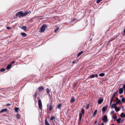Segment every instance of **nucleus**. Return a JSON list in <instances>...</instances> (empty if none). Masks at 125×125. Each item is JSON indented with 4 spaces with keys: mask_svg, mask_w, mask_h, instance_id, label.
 <instances>
[{
    "mask_svg": "<svg viewBox=\"0 0 125 125\" xmlns=\"http://www.w3.org/2000/svg\"><path fill=\"white\" fill-rule=\"evenodd\" d=\"M16 17H19L24 16L22 11H20L17 12L16 14Z\"/></svg>",
    "mask_w": 125,
    "mask_h": 125,
    "instance_id": "obj_1",
    "label": "nucleus"
},
{
    "mask_svg": "<svg viewBox=\"0 0 125 125\" xmlns=\"http://www.w3.org/2000/svg\"><path fill=\"white\" fill-rule=\"evenodd\" d=\"M39 107L40 109L41 110L42 108V104L41 101L40 99L38 100V101Z\"/></svg>",
    "mask_w": 125,
    "mask_h": 125,
    "instance_id": "obj_2",
    "label": "nucleus"
},
{
    "mask_svg": "<svg viewBox=\"0 0 125 125\" xmlns=\"http://www.w3.org/2000/svg\"><path fill=\"white\" fill-rule=\"evenodd\" d=\"M102 120L103 121H104V123H107L108 121V120L107 119V116L105 115H104L102 118Z\"/></svg>",
    "mask_w": 125,
    "mask_h": 125,
    "instance_id": "obj_3",
    "label": "nucleus"
},
{
    "mask_svg": "<svg viewBox=\"0 0 125 125\" xmlns=\"http://www.w3.org/2000/svg\"><path fill=\"white\" fill-rule=\"evenodd\" d=\"M98 76V75L97 74H93L91 75H90L88 77V78L89 79L93 78H94L95 77L97 78Z\"/></svg>",
    "mask_w": 125,
    "mask_h": 125,
    "instance_id": "obj_4",
    "label": "nucleus"
},
{
    "mask_svg": "<svg viewBox=\"0 0 125 125\" xmlns=\"http://www.w3.org/2000/svg\"><path fill=\"white\" fill-rule=\"evenodd\" d=\"M46 27H47V26L46 25L44 24L42 25L41 28V31L42 32L44 31H45V29Z\"/></svg>",
    "mask_w": 125,
    "mask_h": 125,
    "instance_id": "obj_5",
    "label": "nucleus"
},
{
    "mask_svg": "<svg viewBox=\"0 0 125 125\" xmlns=\"http://www.w3.org/2000/svg\"><path fill=\"white\" fill-rule=\"evenodd\" d=\"M108 106V105H106L105 107H103L102 109V111L104 112H105L106 111L107 108Z\"/></svg>",
    "mask_w": 125,
    "mask_h": 125,
    "instance_id": "obj_6",
    "label": "nucleus"
},
{
    "mask_svg": "<svg viewBox=\"0 0 125 125\" xmlns=\"http://www.w3.org/2000/svg\"><path fill=\"white\" fill-rule=\"evenodd\" d=\"M117 104L116 103L113 104H112L111 107V108L113 109L114 108H115L116 107Z\"/></svg>",
    "mask_w": 125,
    "mask_h": 125,
    "instance_id": "obj_7",
    "label": "nucleus"
},
{
    "mask_svg": "<svg viewBox=\"0 0 125 125\" xmlns=\"http://www.w3.org/2000/svg\"><path fill=\"white\" fill-rule=\"evenodd\" d=\"M119 93L121 94L123 93V88H120L119 90Z\"/></svg>",
    "mask_w": 125,
    "mask_h": 125,
    "instance_id": "obj_8",
    "label": "nucleus"
},
{
    "mask_svg": "<svg viewBox=\"0 0 125 125\" xmlns=\"http://www.w3.org/2000/svg\"><path fill=\"white\" fill-rule=\"evenodd\" d=\"M45 125H50L46 119L45 120Z\"/></svg>",
    "mask_w": 125,
    "mask_h": 125,
    "instance_id": "obj_9",
    "label": "nucleus"
},
{
    "mask_svg": "<svg viewBox=\"0 0 125 125\" xmlns=\"http://www.w3.org/2000/svg\"><path fill=\"white\" fill-rule=\"evenodd\" d=\"M75 101V99H74V97H73L72 98H71V101H70V102L71 103H73V102H74Z\"/></svg>",
    "mask_w": 125,
    "mask_h": 125,
    "instance_id": "obj_10",
    "label": "nucleus"
},
{
    "mask_svg": "<svg viewBox=\"0 0 125 125\" xmlns=\"http://www.w3.org/2000/svg\"><path fill=\"white\" fill-rule=\"evenodd\" d=\"M29 13V11H25L24 13H23L24 16L28 15Z\"/></svg>",
    "mask_w": 125,
    "mask_h": 125,
    "instance_id": "obj_11",
    "label": "nucleus"
},
{
    "mask_svg": "<svg viewBox=\"0 0 125 125\" xmlns=\"http://www.w3.org/2000/svg\"><path fill=\"white\" fill-rule=\"evenodd\" d=\"M103 99H99L98 101V103L99 104H101L103 102Z\"/></svg>",
    "mask_w": 125,
    "mask_h": 125,
    "instance_id": "obj_12",
    "label": "nucleus"
},
{
    "mask_svg": "<svg viewBox=\"0 0 125 125\" xmlns=\"http://www.w3.org/2000/svg\"><path fill=\"white\" fill-rule=\"evenodd\" d=\"M112 118H114L115 119V120L117 118V117L116 116V115L115 114H114L113 115V116L112 117Z\"/></svg>",
    "mask_w": 125,
    "mask_h": 125,
    "instance_id": "obj_13",
    "label": "nucleus"
},
{
    "mask_svg": "<svg viewBox=\"0 0 125 125\" xmlns=\"http://www.w3.org/2000/svg\"><path fill=\"white\" fill-rule=\"evenodd\" d=\"M79 121L80 122L82 118V115L81 113H80L79 114Z\"/></svg>",
    "mask_w": 125,
    "mask_h": 125,
    "instance_id": "obj_14",
    "label": "nucleus"
},
{
    "mask_svg": "<svg viewBox=\"0 0 125 125\" xmlns=\"http://www.w3.org/2000/svg\"><path fill=\"white\" fill-rule=\"evenodd\" d=\"M83 51H81L80 52H79L78 54V55H77V57H79L83 53Z\"/></svg>",
    "mask_w": 125,
    "mask_h": 125,
    "instance_id": "obj_15",
    "label": "nucleus"
},
{
    "mask_svg": "<svg viewBox=\"0 0 125 125\" xmlns=\"http://www.w3.org/2000/svg\"><path fill=\"white\" fill-rule=\"evenodd\" d=\"M11 66L12 65H11V64H9L8 65V66L6 68V69L8 70L10 69V68Z\"/></svg>",
    "mask_w": 125,
    "mask_h": 125,
    "instance_id": "obj_16",
    "label": "nucleus"
},
{
    "mask_svg": "<svg viewBox=\"0 0 125 125\" xmlns=\"http://www.w3.org/2000/svg\"><path fill=\"white\" fill-rule=\"evenodd\" d=\"M121 120V118H120L118 119H117L116 120V122L118 124H119L120 123V121Z\"/></svg>",
    "mask_w": 125,
    "mask_h": 125,
    "instance_id": "obj_17",
    "label": "nucleus"
},
{
    "mask_svg": "<svg viewBox=\"0 0 125 125\" xmlns=\"http://www.w3.org/2000/svg\"><path fill=\"white\" fill-rule=\"evenodd\" d=\"M38 90H43L44 89V88L42 86H40L38 88Z\"/></svg>",
    "mask_w": 125,
    "mask_h": 125,
    "instance_id": "obj_18",
    "label": "nucleus"
},
{
    "mask_svg": "<svg viewBox=\"0 0 125 125\" xmlns=\"http://www.w3.org/2000/svg\"><path fill=\"white\" fill-rule=\"evenodd\" d=\"M7 111V109H4L2 110L0 112V113H2L4 111Z\"/></svg>",
    "mask_w": 125,
    "mask_h": 125,
    "instance_id": "obj_19",
    "label": "nucleus"
},
{
    "mask_svg": "<svg viewBox=\"0 0 125 125\" xmlns=\"http://www.w3.org/2000/svg\"><path fill=\"white\" fill-rule=\"evenodd\" d=\"M55 119V117L54 116H52L50 119V121L53 120Z\"/></svg>",
    "mask_w": 125,
    "mask_h": 125,
    "instance_id": "obj_20",
    "label": "nucleus"
},
{
    "mask_svg": "<svg viewBox=\"0 0 125 125\" xmlns=\"http://www.w3.org/2000/svg\"><path fill=\"white\" fill-rule=\"evenodd\" d=\"M121 101L120 100H118L116 102V104H121Z\"/></svg>",
    "mask_w": 125,
    "mask_h": 125,
    "instance_id": "obj_21",
    "label": "nucleus"
},
{
    "mask_svg": "<svg viewBox=\"0 0 125 125\" xmlns=\"http://www.w3.org/2000/svg\"><path fill=\"white\" fill-rule=\"evenodd\" d=\"M21 35L24 37H26V35H27L25 33H24V32H22L21 33Z\"/></svg>",
    "mask_w": 125,
    "mask_h": 125,
    "instance_id": "obj_22",
    "label": "nucleus"
},
{
    "mask_svg": "<svg viewBox=\"0 0 125 125\" xmlns=\"http://www.w3.org/2000/svg\"><path fill=\"white\" fill-rule=\"evenodd\" d=\"M46 91L47 93V94H50V91L49 89L48 88H47V89H46Z\"/></svg>",
    "mask_w": 125,
    "mask_h": 125,
    "instance_id": "obj_23",
    "label": "nucleus"
},
{
    "mask_svg": "<svg viewBox=\"0 0 125 125\" xmlns=\"http://www.w3.org/2000/svg\"><path fill=\"white\" fill-rule=\"evenodd\" d=\"M121 117H125V114H124L123 113H122L121 115Z\"/></svg>",
    "mask_w": 125,
    "mask_h": 125,
    "instance_id": "obj_24",
    "label": "nucleus"
},
{
    "mask_svg": "<svg viewBox=\"0 0 125 125\" xmlns=\"http://www.w3.org/2000/svg\"><path fill=\"white\" fill-rule=\"evenodd\" d=\"M38 94V93L37 92H35L34 94L33 95V96L35 98H36Z\"/></svg>",
    "mask_w": 125,
    "mask_h": 125,
    "instance_id": "obj_25",
    "label": "nucleus"
},
{
    "mask_svg": "<svg viewBox=\"0 0 125 125\" xmlns=\"http://www.w3.org/2000/svg\"><path fill=\"white\" fill-rule=\"evenodd\" d=\"M115 110L116 111L118 112L120 110V109L118 108L117 107H116L115 108Z\"/></svg>",
    "mask_w": 125,
    "mask_h": 125,
    "instance_id": "obj_26",
    "label": "nucleus"
},
{
    "mask_svg": "<svg viewBox=\"0 0 125 125\" xmlns=\"http://www.w3.org/2000/svg\"><path fill=\"white\" fill-rule=\"evenodd\" d=\"M52 109V106L51 105H50L49 107V110L51 111Z\"/></svg>",
    "mask_w": 125,
    "mask_h": 125,
    "instance_id": "obj_27",
    "label": "nucleus"
},
{
    "mask_svg": "<svg viewBox=\"0 0 125 125\" xmlns=\"http://www.w3.org/2000/svg\"><path fill=\"white\" fill-rule=\"evenodd\" d=\"M97 110H95V111H94V112L93 114V116H94L96 114V113L97 112Z\"/></svg>",
    "mask_w": 125,
    "mask_h": 125,
    "instance_id": "obj_28",
    "label": "nucleus"
},
{
    "mask_svg": "<svg viewBox=\"0 0 125 125\" xmlns=\"http://www.w3.org/2000/svg\"><path fill=\"white\" fill-rule=\"evenodd\" d=\"M99 75L101 77H103L104 76L105 74L104 73H102L99 74Z\"/></svg>",
    "mask_w": 125,
    "mask_h": 125,
    "instance_id": "obj_29",
    "label": "nucleus"
},
{
    "mask_svg": "<svg viewBox=\"0 0 125 125\" xmlns=\"http://www.w3.org/2000/svg\"><path fill=\"white\" fill-rule=\"evenodd\" d=\"M118 92V91H117L113 94V97H114L115 96L116 94Z\"/></svg>",
    "mask_w": 125,
    "mask_h": 125,
    "instance_id": "obj_30",
    "label": "nucleus"
},
{
    "mask_svg": "<svg viewBox=\"0 0 125 125\" xmlns=\"http://www.w3.org/2000/svg\"><path fill=\"white\" fill-rule=\"evenodd\" d=\"M122 102L125 103V99L124 98H122Z\"/></svg>",
    "mask_w": 125,
    "mask_h": 125,
    "instance_id": "obj_31",
    "label": "nucleus"
},
{
    "mask_svg": "<svg viewBox=\"0 0 125 125\" xmlns=\"http://www.w3.org/2000/svg\"><path fill=\"white\" fill-rule=\"evenodd\" d=\"M27 28V27L26 26H23L22 27V29L23 30H26Z\"/></svg>",
    "mask_w": 125,
    "mask_h": 125,
    "instance_id": "obj_32",
    "label": "nucleus"
},
{
    "mask_svg": "<svg viewBox=\"0 0 125 125\" xmlns=\"http://www.w3.org/2000/svg\"><path fill=\"white\" fill-rule=\"evenodd\" d=\"M81 112L82 113V114H84V109L83 108L82 109L81 111Z\"/></svg>",
    "mask_w": 125,
    "mask_h": 125,
    "instance_id": "obj_33",
    "label": "nucleus"
},
{
    "mask_svg": "<svg viewBox=\"0 0 125 125\" xmlns=\"http://www.w3.org/2000/svg\"><path fill=\"white\" fill-rule=\"evenodd\" d=\"M17 118L18 119H20V115L19 114H18L17 115Z\"/></svg>",
    "mask_w": 125,
    "mask_h": 125,
    "instance_id": "obj_34",
    "label": "nucleus"
},
{
    "mask_svg": "<svg viewBox=\"0 0 125 125\" xmlns=\"http://www.w3.org/2000/svg\"><path fill=\"white\" fill-rule=\"evenodd\" d=\"M5 70V69L4 68H1L0 70V71L2 72L4 71Z\"/></svg>",
    "mask_w": 125,
    "mask_h": 125,
    "instance_id": "obj_35",
    "label": "nucleus"
},
{
    "mask_svg": "<svg viewBox=\"0 0 125 125\" xmlns=\"http://www.w3.org/2000/svg\"><path fill=\"white\" fill-rule=\"evenodd\" d=\"M19 108L18 107H16L15 109V110L17 112H18V110H19Z\"/></svg>",
    "mask_w": 125,
    "mask_h": 125,
    "instance_id": "obj_36",
    "label": "nucleus"
},
{
    "mask_svg": "<svg viewBox=\"0 0 125 125\" xmlns=\"http://www.w3.org/2000/svg\"><path fill=\"white\" fill-rule=\"evenodd\" d=\"M59 30V28H57L54 31L55 33Z\"/></svg>",
    "mask_w": 125,
    "mask_h": 125,
    "instance_id": "obj_37",
    "label": "nucleus"
},
{
    "mask_svg": "<svg viewBox=\"0 0 125 125\" xmlns=\"http://www.w3.org/2000/svg\"><path fill=\"white\" fill-rule=\"evenodd\" d=\"M61 106V104H59L58 105V108L59 109H60Z\"/></svg>",
    "mask_w": 125,
    "mask_h": 125,
    "instance_id": "obj_38",
    "label": "nucleus"
},
{
    "mask_svg": "<svg viewBox=\"0 0 125 125\" xmlns=\"http://www.w3.org/2000/svg\"><path fill=\"white\" fill-rule=\"evenodd\" d=\"M102 0H97L96 1V2L98 3H100L101 1Z\"/></svg>",
    "mask_w": 125,
    "mask_h": 125,
    "instance_id": "obj_39",
    "label": "nucleus"
},
{
    "mask_svg": "<svg viewBox=\"0 0 125 125\" xmlns=\"http://www.w3.org/2000/svg\"><path fill=\"white\" fill-rule=\"evenodd\" d=\"M14 63V61H12L10 64H11V65H12Z\"/></svg>",
    "mask_w": 125,
    "mask_h": 125,
    "instance_id": "obj_40",
    "label": "nucleus"
},
{
    "mask_svg": "<svg viewBox=\"0 0 125 125\" xmlns=\"http://www.w3.org/2000/svg\"><path fill=\"white\" fill-rule=\"evenodd\" d=\"M6 28L7 29H11V28L10 27H6Z\"/></svg>",
    "mask_w": 125,
    "mask_h": 125,
    "instance_id": "obj_41",
    "label": "nucleus"
},
{
    "mask_svg": "<svg viewBox=\"0 0 125 125\" xmlns=\"http://www.w3.org/2000/svg\"><path fill=\"white\" fill-rule=\"evenodd\" d=\"M77 85V84L76 83H75L73 85V87H75Z\"/></svg>",
    "mask_w": 125,
    "mask_h": 125,
    "instance_id": "obj_42",
    "label": "nucleus"
},
{
    "mask_svg": "<svg viewBox=\"0 0 125 125\" xmlns=\"http://www.w3.org/2000/svg\"><path fill=\"white\" fill-rule=\"evenodd\" d=\"M42 17V16H36L35 17L38 18H39Z\"/></svg>",
    "mask_w": 125,
    "mask_h": 125,
    "instance_id": "obj_43",
    "label": "nucleus"
},
{
    "mask_svg": "<svg viewBox=\"0 0 125 125\" xmlns=\"http://www.w3.org/2000/svg\"><path fill=\"white\" fill-rule=\"evenodd\" d=\"M112 101H113V100H112V99H111V100L110 101V104H112Z\"/></svg>",
    "mask_w": 125,
    "mask_h": 125,
    "instance_id": "obj_44",
    "label": "nucleus"
},
{
    "mask_svg": "<svg viewBox=\"0 0 125 125\" xmlns=\"http://www.w3.org/2000/svg\"><path fill=\"white\" fill-rule=\"evenodd\" d=\"M76 63V62L74 61H73L72 62V63L73 64H74V63Z\"/></svg>",
    "mask_w": 125,
    "mask_h": 125,
    "instance_id": "obj_45",
    "label": "nucleus"
},
{
    "mask_svg": "<svg viewBox=\"0 0 125 125\" xmlns=\"http://www.w3.org/2000/svg\"><path fill=\"white\" fill-rule=\"evenodd\" d=\"M89 105L88 104V105H87V106H86V108H87V109H88L89 108Z\"/></svg>",
    "mask_w": 125,
    "mask_h": 125,
    "instance_id": "obj_46",
    "label": "nucleus"
},
{
    "mask_svg": "<svg viewBox=\"0 0 125 125\" xmlns=\"http://www.w3.org/2000/svg\"><path fill=\"white\" fill-rule=\"evenodd\" d=\"M124 119H122L121 121V123H122L124 121Z\"/></svg>",
    "mask_w": 125,
    "mask_h": 125,
    "instance_id": "obj_47",
    "label": "nucleus"
},
{
    "mask_svg": "<svg viewBox=\"0 0 125 125\" xmlns=\"http://www.w3.org/2000/svg\"><path fill=\"white\" fill-rule=\"evenodd\" d=\"M123 88H124V89H125V85H123Z\"/></svg>",
    "mask_w": 125,
    "mask_h": 125,
    "instance_id": "obj_48",
    "label": "nucleus"
},
{
    "mask_svg": "<svg viewBox=\"0 0 125 125\" xmlns=\"http://www.w3.org/2000/svg\"><path fill=\"white\" fill-rule=\"evenodd\" d=\"M6 105L7 106H10V104L8 103V104H7Z\"/></svg>",
    "mask_w": 125,
    "mask_h": 125,
    "instance_id": "obj_49",
    "label": "nucleus"
},
{
    "mask_svg": "<svg viewBox=\"0 0 125 125\" xmlns=\"http://www.w3.org/2000/svg\"><path fill=\"white\" fill-rule=\"evenodd\" d=\"M114 111H112L111 112V114H112L113 113H114Z\"/></svg>",
    "mask_w": 125,
    "mask_h": 125,
    "instance_id": "obj_50",
    "label": "nucleus"
},
{
    "mask_svg": "<svg viewBox=\"0 0 125 125\" xmlns=\"http://www.w3.org/2000/svg\"><path fill=\"white\" fill-rule=\"evenodd\" d=\"M123 33H124V34H125V29L124 30Z\"/></svg>",
    "mask_w": 125,
    "mask_h": 125,
    "instance_id": "obj_51",
    "label": "nucleus"
},
{
    "mask_svg": "<svg viewBox=\"0 0 125 125\" xmlns=\"http://www.w3.org/2000/svg\"><path fill=\"white\" fill-rule=\"evenodd\" d=\"M49 104H47V108H48L49 107Z\"/></svg>",
    "mask_w": 125,
    "mask_h": 125,
    "instance_id": "obj_52",
    "label": "nucleus"
},
{
    "mask_svg": "<svg viewBox=\"0 0 125 125\" xmlns=\"http://www.w3.org/2000/svg\"><path fill=\"white\" fill-rule=\"evenodd\" d=\"M118 100H119L118 98H116V100L117 101Z\"/></svg>",
    "mask_w": 125,
    "mask_h": 125,
    "instance_id": "obj_53",
    "label": "nucleus"
},
{
    "mask_svg": "<svg viewBox=\"0 0 125 125\" xmlns=\"http://www.w3.org/2000/svg\"><path fill=\"white\" fill-rule=\"evenodd\" d=\"M104 125V123H102V124H101V125Z\"/></svg>",
    "mask_w": 125,
    "mask_h": 125,
    "instance_id": "obj_54",
    "label": "nucleus"
},
{
    "mask_svg": "<svg viewBox=\"0 0 125 125\" xmlns=\"http://www.w3.org/2000/svg\"><path fill=\"white\" fill-rule=\"evenodd\" d=\"M114 97H113V96H112V98H111V99H112V100H113V98H114Z\"/></svg>",
    "mask_w": 125,
    "mask_h": 125,
    "instance_id": "obj_55",
    "label": "nucleus"
},
{
    "mask_svg": "<svg viewBox=\"0 0 125 125\" xmlns=\"http://www.w3.org/2000/svg\"><path fill=\"white\" fill-rule=\"evenodd\" d=\"M123 96L122 95H121L120 96V97H123Z\"/></svg>",
    "mask_w": 125,
    "mask_h": 125,
    "instance_id": "obj_56",
    "label": "nucleus"
},
{
    "mask_svg": "<svg viewBox=\"0 0 125 125\" xmlns=\"http://www.w3.org/2000/svg\"><path fill=\"white\" fill-rule=\"evenodd\" d=\"M42 19H43V18H41L39 19H40V20H41Z\"/></svg>",
    "mask_w": 125,
    "mask_h": 125,
    "instance_id": "obj_57",
    "label": "nucleus"
},
{
    "mask_svg": "<svg viewBox=\"0 0 125 125\" xmlns=\"http://www.w3.org/2000/svg\"><path fill=\"white\" fill-rule=\"evenodd\" d=\"M110 125H115L114 124H111Z\"/></svg>",
    "mask_w": 125,
    "mask_h": 125,
    "instance_id": "obj_58",
    "label": "nucleus"
},
{
    "mask_svg": "<svg viewBox=\"0 0 125 125\" xmlns=\"http://www.w3.org/2000/svg\"><path fill=\"white\" fill-rule=\"evenodd\" d=\"M96 122H97V121H95V122L94 123V124H95L96 123Z\"/></svg>",
    "mask_w": 125,
    "mask_h": 125,
    "instance_id": "obj_59",
    "label": "nucleus"
},
{
    "mask_svg": "<svg viewBox=\"0 0 125 125\" xmlns=\"http://www.w3.org/2000/svg\"><path fill=\"white\" fill-rule=\"evenodd\" d=\"M53 124L54 125H55L54 123H53Z\"/></svg>",
    "mask_w": 125,
    "mask_h": 125,
    "instance_id": "obj_60",
    "label": "nucleus"
},
{
    "mask_svg": "<svg viewBox=\"0 0 125 125\" xmlns=\"http://www.w3.org/2000/svg\"><path fill=\"white\" fill-rule=\"evenodd\" d=\"M124 93H125V91H124Z\"/></svg>",
    "mask_w": 125,
    "mask_h": 125,
    "instance_id": "obj_61",
    "label": "nucleus"
}]
</instances>
